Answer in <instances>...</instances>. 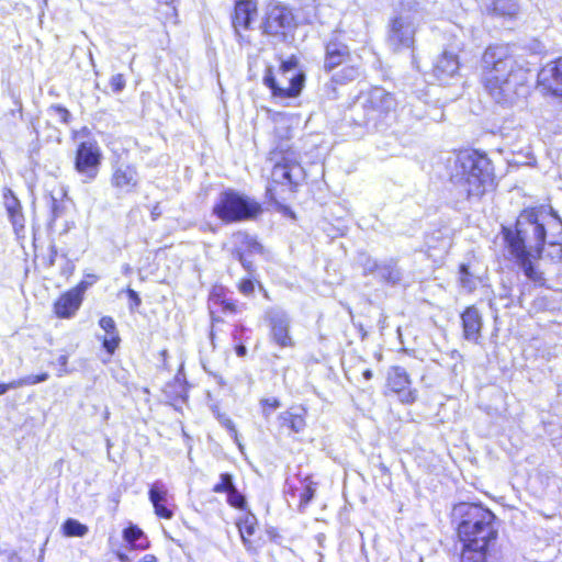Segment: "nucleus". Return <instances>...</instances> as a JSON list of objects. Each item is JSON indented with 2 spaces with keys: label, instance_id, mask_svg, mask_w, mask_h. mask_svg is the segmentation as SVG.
<instances>
[{
  "label": "nucleus",
  "instance_id": "1",
  "mask_svg": "<svg viewBox=\"0 0 562 562\" xmlns=\"http://www.w3.org/2000/svg\"><path fill=\"white\" fill-rule=\"evenodd\" d=\"M501 234L510 258L524 276L538 288H548L538 261L546 251L552 262L562 261V221L551 206L522 209L514 225L502 226Z\"/></svg>",
  "mask_w": 562,
  "mask_h": 562
},
{
  "label": "nucleus",
  "instance_id": "2",
  "mask_svg": "<svg viewBox=\"0 0 562 562\" xmlns=\"http://www.w3.org/2000/svg\"><path fill=\"white\" fill-rule=\"evenodd\" d=\"M454 536L460 543L459 562H499L502 548L496 515L481 503L458 506Z\"/></svg>",
  "mask_w": 562,
  "mask_h": 562
},
{
  "label": "nucleus",
  "instance_id": "3",
  "mask_svg": "<svg viewBox=\"0 0 562 562\" xmlns=\"http://www.w3.org/2000/svg\"><path fill=\"white\" fill-rule=\"evenodd\" d=\"M529 70L501 44L488 45L481 56L480 83L501 105L513 104L528 86Z\"/></svg>",
  "mask_w": 562,
  "mask_h": 562
},
{
  "label": "nucleus",
  "instance_id": "4",
  "mask_svg": "<svg viewBox=\"0 0 562 562\" xmlns=\"http://www.w3.org/2000/svg\"><path fill=\"white\" fill-rule=\"evenodd\" d=\"M272 120L276 124L272 131L274 145L268 153V159L273 162V166L265 196L277 210L288 215L292 212L281 201L286 200L288 193H294L297 190V183L291 176L292 169L297 165L295 150L288 144L293 138V128L291 119L284 113H276Z\"/></svg>",
  "mask_w": 562,
  "mask_h": 562
},
{
  "label": "nucleus",
  "instance_id": "5",
  "mask_svg": "<svg viewBox=\"0 0 562 562\" xmlns=\"http://www.w3.org/2000/svg\"><path fill=\"white\" fill-rule=\"evenodd\" d=\"M453 154L454 170L449 180L461 189L465 199H481L496 188L494 165L485 151L458 148Z\"/></svg>",
  "mask_w": 562,
  "mask_h": 562
},
{
  "label": "nucleus",
  "instance_id": "6",
  "mask_svg": "<svg viewBox=\"0 0 562 562\" xmlns=\"http://www.w3.org/2000/svg\"><path fill=\"white\" fill-rule=\"evenodd\" d=\"M263 86L273 100L284 101L299 98L306 85V74L296 55L280 58L278 65H269L263 70Z\"/></svg>",
  "mask_w": 562,
  "mask_h": 562
},
{
  "label": "nucleus",
  "instance_id": "7",
  "mask_svg": "<svg viewBox=\"0 0 562 562\" xmlns=\"http://www.w3.org/2000/svg\"><path fill=\"white\" fill-rule=\"evenodd\" d=\"M323 69L336 85H346L361 74V56L352 52L341 31H336L324 44Z\"/></svg>",
  "mask_w": 562,
  "mask_h": 562
},
{
  "label": "nucleus",
  "instance_id": "8",
  "mask_svg": "<svg viewBox=\"0 0 562 562\" xmlns=\"http://www.w3.org/2000/svg\"><path fill=\"white\" fill-rule=\"evenodd\" d=\"M262 213L259 201L232 188L223 190L212 205L213 216L223 224L254 221Z\"/></svg>",
  "mask_w": 562,
  "mask_h": 562
},
{
  "label": "nucleus",
  "instance_id": "9",
  "mask_svg": "<svg viewBox=\"0 0 562 562\" xmlns=\"http://www.w3.org/2000/svg\"><path fill=\"white\" fill-rule=\"evenodd\" d=\"M206 308L210 318V333L209 337L213 348L217 347V333L221 326L225 323L227 317H235L239 315L245 305L229 294V290L222 283H214L211 285L207 297Z\"/></svg>",
  "mask_w": 562,
  "mask_h": 562
},
{
  "label": "nucleus",
  "instance_id": "10",
  "mask_svg": "<svg viewBox=\"0 0 562 562\" xmlns=\"http://www.w3.org/2000/svg\"><path fill=\"white\" fill-rule=\"evenodd\" d=\"M296 24L292 7L280 0H270L263 7L259 30L265 37L284 38Z\"/></svg>",
  "mask_w": 562,
  "mask_h": 562
},
{
  "label": "nucleus",
  "instance_id": "11",
  "mask_svg": "<svg viewBox=\"0 0 562 562\" xmlns=\"http://www.w3.org/2000/svg\"><path fill=\"white\" fill-rule=\"evenodd\" d=\"M235 525L244 547L251 554H258L265 547V536L269 541L280 543L281 535L279 530L276 527H269L262 531L258 518L250 512L238 517Z\"/></svg>",
  "mask_w": 562,
  "mask_h": 562
},
{
  "label": "nucleus",
  "instance_id": "12",
  "mask_svg": "<svg viewBox=\"0 0 562 562\" xmlns=\"http://www.w3.org/2000/svg\"><path fill=\"white\" fill-rule=\"evenodd\" d=\"M397 101L393 93L380 87L372 88L362 103L364 126L382 124L391 113L395 112Z\"/></svg>",
  "mask_w": 562,
  "mask_h": 562
},
{
  "label": "nucleus",
  "instance_id": "13",
  "mask_svg": "<svg viewBox=\"0 0 562 562\" xmlns=\"http://www.w3.org/2000/svg\"><path fill=\"white\" fill-rule=\"evenodd\" d=\"M103 160L102 149L95 139L80 142L74 151V169L83 182L94 181Z\"/></svg>",
  "mask_w": 562,
  "mask_h": 562
},
{
  "label": "nucleus",
  "instance_id": "14",
  "mask_svg": "<svg viewBox=\"0 0 562 562\" xmlns=\"http://www.w3.org/2000/svg\"><path fill=\"white\" fill-rule=\"evenodd\" d=\"M259 13V0H234L229 14V22L234 35L239 44H251L248 32Z\"/></svg>",
  "mask_w": 562,
  "mask_h": 562
},
{
  "label": "nucleus",
  "instance_id": "15",
  "mask_svg": "<svg viewBox=\"0 0 562 562\" xmlns=\"http://www.w3.org/2000/svg\"><path fill=\"white\" fill-rule=\"evenodd\" d=\"M97 280V276H91V281L80 280L74 286L59 293L52 304L53 315L58 319L74 318L85 301L87 290Z\"/></svg>",
  "mask_w": 562,
  "mask_h": 562
},
{
  "label": "nucleus",
  "instance_id": "16",
  "mask_svg": "<svg viewBox=\"0 0 562 562\" xmlns=\"http://www.w3.org/2000/svg\"><path fill=\"white\" fill-rule=\"evenodd\" d=\"M234 240V247L232 255L237 259L243 269L248 273L252 274L256 272V267L251 257L263 256L266 254L265 246L254 235H250L246 231H237L232 235Z\"/></svg>",
  "mask_w": 562,
  "mask_h": 562
},
{
  "label": "nucleus",
  "instance_id": "17",
  "mask_svg": "<svg viewBox=\"0 0 562 562\" xmlns=\"http://www.w3.org/2000/svg\"><path fill=\"white\" fill-rule=\"evenodd\" d=\"M384 395H394L400 403L412 405L418 398V391L413 387L409 373L400 366H393L386 374Z\"/></svg>",
  "mask_w": 562,
  "mask_h": 562
},
{
  "label": "nucleus",
  "instance_id": "18",
  "mask_svg": "<svg viewBox=\"0 0 562 562\" xmlns=\"http://www.w3.org/2000/svg\"><path fill=\"white\" fill-rule=\"evenodd\" d=\"M536 88L543 97L562 99V55L539 68Z\"/></svg>",
  "mask_w": 562,
  "mask_h": 562
},
{
  "label": "nucleus",
  "instance_id": "19",
  "mask_svg": "<svg viewBox=\"0 0 562 562\" xmlns=\"http://www.w3.org/2000/svg\"><path fill=\"white\" fill-rule=\"evenodd\" d=\"M317 486L313 474L296 472L285 480L284 493L297 499V510L303 513L315 497Z\"/></svg>",
  "mask_w": 562,
  "mask_h": 562
},
{
  "label": "nucleus",
  "instance_id": "20",
  "mask_svg": "<svg viewBox=\"0 0 562 562\" xmlns=\"http://www.w3.org/2000/svg\"><path fill=\"white\" fill-rule=\"evenodd\" d=\"M417 26L413 21L403 15H394L390 19L387 30V43L394 52L415 48V35Z\"/></svg>",
  "mask_w": 562,
  "mask_h": 562
},
{
  "label": "nucleus",
  "instance_id": "21",
  "mask_svg": "<svg viewBox=\"0 0 562 562\" xmlns=\"http://www.w3.org/2000/svg\"><path fill=\"white\" fill-rule=\"evenodd\" d=\"M1 196L3 207L8 215V220L12 225L15 238L18 240H24L26 237V216L22 202L9 187H4L2 189Z\"/></svg>",
  "mask_w": 562,
  "mask_h": 562
},
{
  "label": "nucleus",
  "instance_id": "22",
  "mask_svg": "<svg viewBox=\"0 0 562 562\" xmlns=\"http://www.w3.org/2000/svg\"><path fill=\"white\" fill-rule=\"evenodd\" d=\"M308 409L303 404H293L278 415V428L294 437L307 428Z\"/></svg>",
  "mask_w": 562,
  "mask_h": 562
},
{
  "label": "nucleus",
  "instance_id": "23",
  "mask_svg": "<svg viewBox=\"0 0 562 562\" xmlns=\"http://www.w3.org/2000/svg\"><path fill=\"white\" fill-rule=\"evenodd\" d=\"M139 173L135 165H117L110 176V184L119 194H131L138 190Z\"/></svg>",
  "mask_w": 562,
  "mask_h": 562
},
{
  "label": "nucleus",
  "instance_id": "24",
  "mask_svg": "<svg viewBox=\"0 0 562 562\" xmlns=\"http://www.w3.org/2000/svg\"><path fill=\"white\" fill-rule=\"evenodd\" d=\"M148 499L154 508V514L164 520H170L175 516L176 505L168 487L160 481L149 485Z\"/></svg>",
  "mask_w": 562,
  "mask_h": 562
},
{
  "label": "nucleus",
  "instance_id": "25",
  "mask_svg": "<svg viewBox=\"0 0 562 562\" xmlns=\"http://www.w3.org/2000/svg\"><path fill=\"white\" fill-rule=\"evenodd\" d=\"M462 338L477 344L482 337L484 319L475 304L465 306L460 313Z\"/></svg>",
  "mask_w": 562,
  "mask_h": 562
},
{
  "label": "nucleus",
  "instance_id": "26",
  "mask_svg": "<svg viewBox=\"0 0 562 562\" xmlns=\"http://www.w3.org/2000/svg\"><path fill=\"white\" fill-rule=\"evenodd\" d=\"M269 337L280 349L294 348L296 342L291 334L290 319L284 315H272L268 318Z\"/></svg>",
  "mask_w": 562,
  "mask_h": 562
},
{
  "label": "nucleus",
  "instance_id": "27",
  "mask_svg": "<svg viewBox=\"0 0 562 562\" xmlns=\"http://www.w3.org/2000/svg\"><path fill=\"white\" fill-rule=\"evenodd\" d=\"M212 492L226 494L227 504L235 509L244 510L247 507L246 497L236 488L231 473H222L220 481L213 485Z\"/></svg>",
  "mask_w": 562,
  "mask_h": 562
},
{
  "label": "nucleus",
  "instance_id": "28",
  "mask_svg": "<svg viewBox=\"0 0 562 562\" xmlns=\"http://www.w3.org/2000/svg\"><path fill=\"white\" fill-rule=\"evenodd\" d=\"M98 324L104 331L101 338V346L108 355L113 356L122 341L116 323L112 316L104 315L99 318Z\"/></svg>",
  "mask_w": 562,
  "mask_h": 562
},
{
  "label": "nucleus",
  "instance_id": "29",
  "mask_svg": "<svg viewBox=\"0 0 562 562\" xmlns=\"http://www.w3.org/2000/svg\"><path fill=\"white\" fill-rule=\"evenodd\" d=\"M122 538L130 550L145 551L150 548V540L136 524L128 522L122 530Z\"/></svg>",
  "mask_w": 562,
  "mask_h": 562
},
{
  "label": "nucleus",
  "instance_id": "30",
  "mask_svg": "<svg viewBox=\"0 0 562 562\" xmlns=\"http://www.w3.org/2000/svg\"><path fill=\"white\" fill-rule=\"evenodd\" d=\"M164 393L172 406L183 404L189 397V384L183 376L177 374L165 385Z\"/></svg>",
  "mask_w": 562,
  "mask_h": 562
},
{
  "label": "nucleus",
  "instance_id": "31",
  "mask_svg": "<svg viewBox=\"0 0 562 562\" xmlns=\"http://www.w3.org/2000/svg\"><path fill=\"white\" fill-rule=\"evenodd\" d=\"M460 61L457 54L445 52L442 53L434 68L435 75L439 79L452 77L458 74Z\"/></svg>",
  "mask_w": 562,
  "mask_h": 562
},
{
  "label": "nucleus",
  "instance_id": "32",
  "mask_svg": "<svg viewBox=\"0 0 562 562\" xmlns=\"http://www.w3.org/2000/svg\"><path fill=\"white\" fill-rule=\"evenodd\" d=\"M88 527L74 518H67L61 525V532L66 537H83Z\"/></svg>",
  "mask_w": 562,
  "mask_h": 562
},
{
  "label": "nucleus",
  "instance_id": "33",
  "mask_svg": "<svg viewBox=\"0 0 562 562\" xmlns=\"http://www.w3.org/2000/svg\"><path fill=\"white\" fill-rule=\"evenodd\" d=\"M261 288V283L256 280L255 272L252 274H249V277H244L239 279V281L236 284V288L240 294L244 296H250L255 293L256 286Z\"/></svg>",
  "mask_w": 562,
  "mask_h": 562
},
{
  "label": "nucleus",
  "instance_id": "34",
  "mask_svg": "<svg viewBox=\"0 0 562 562\" xmlns=\"http://www.w3.org/2000/svg\"><path fill=\"white\" fill-rule=\"evenodd\" d=\"M459 282L469 292H473L476 289L475 278L467 263L459 265Z\"/></svg>",
  "mask_w": 562,
  "mask_h": 562
},
{
  "label": "nucleus",
  "instance_id": "35",
  "mask_svg": "<svg viewBox=\"0 0 562 562\" xmlns=\"http://www.w3.org/2000/svg\"><path fill=\"white\" fill-rule=\"evenodd\" d=\"M282 405L280 398L276 396L261 398L259 406L265 417H269L274 411L280 408Z\"/></svg>",
  "mask_w": 562,
  "mask_h": 562
},
{
  "label": "nucleus",
  "instance_id": "36",
  "mask_svg": "<svg viewBox=\"0 0 562 562\" xmlns=\"http://www.w3.org/2000/svg\"><path fill=\"white\" fill-rule=\"evenodd\" d=\"M492 10L497 14L512 15L516 12V4L509 0H493Z\"/></svg>",
  "mask_w": 562,
  "mask_h": 562
},
{
  "label": "nucleus",
  "instance_id": "37",
  "mask_svg": "<svg viewBox=\"0 0 562 562\" xmlns=\"http://www.w3.org/2000/svg\"><path fill=\"white\" fill-rule=\"evenodd\" d=\"M245 330H246L245 326L235 325V327L232 331L233 339L237 341V344L234 347V350H235L236 356L239 358H244L247 356V349H246L245 345L240 341V337H239L240 334L244 333Z\"/></svg>",
  "mask_w": 562,
  "mask_h": 562
},
{
  "label": "nucleus",
  "instance_id": "38",
  "mask_svg": "<svg viewBox=\"0 0 562 562\" xmlns=\"http://www.w3.org/2000/svg\"><path fill=\"white\" fill-rule=\"evenodd\" d=\"M48 376L49 375L47 372H43V373H38V374H32V375H26V376L20 378L19 379L20 386L33 385V384L44 382L48 379Z\"/></svg>",
  "mask_w": 562,
  "mask_h": 562
},
{
  "label": "nucleus",
  "instance_id": "39",
  "mask_svg": "<svg viewBox=\"0 0 562 562\" xmlns=\"http://www.w3.org/2000/svg\"><path fill=\"white\" fill-rule=\"evenodd\" d=\"M50 111L57 115L58 120L61 123L68 124L70 122L71 114L68 111V109H66L64 105H60V104L52 105Z\"/></svg>",
  "mask_w": 562,
  "mask_h": 562
},
{
  "label": "nucleus",
  "instance_id": "40",
  "mask_svg": "<svg viewBox=\"0 0 562 562\" xmlns=\"http://www.w3.org/2000/svg\"><path fill=\"white\" fill-rule=\"evenodd\" d=\"M125 293H126V296L128 299V307H130V310L131 311L138 310V307L142 304V300H140L139 294L134 289H131V288H127L125 290Z\"/></svg>",
  "mask_w": 562,
  "mask_h": 562
},
{
  "label": "nucleus",
  "instance_id": "41",
  "mask_svg": "<svg viewBox=\"0 0 562 562\" xmlns=\"http://www.w3.org/2000/svg\"><path fill=\"white\" fill-rule=\"evenodd\" d=\"M125 78L122 74H116L110 79V87L113 92H121L125 88Z\"/></svg>",
  "mask_w": 562,
  "mask_h": 562
},
{
  "label": "nucleus",
  "instance_id": "42",
  "mask_svg": "<svg viewBox=\"0 0 562 562\" xmlns=\"http://www.w3.org/2000/svg\"><path fill=\"white\" fill-rule=\"evenodd\" d=\"M119 560L121 562H130V559L125 554V553H120L119 554ZM138 562H159L158 558L153 554V553H148V554H145L143 555Z\"/></svg>",
  "mask_w": 562,
  "mask_h": 562
},
{
  "label": "nucleus",
  "instance_id": "43",
  "mask_svg": "<svg viewBox=\"0 0 562 562\" xmlns=\"http://www.w3.org/2000/svg\"><path fill=\"white\" fill-rule=\"evenodd\" d=\"M16 387H20L19 379L18 380H13V381L8 382V383H0V395H3L9 390L16 389Z\"/></svg>",
  "mask_w": 562,
  "mask_h": 562
},
{
  "label": "nucleus",
  "instance_id": "44",
  "mask_svg": "<svg viewBox=\"0 0 562 562\" xmlns=\"http://www.w3.org/2000/svg\"><path fill=\"white\" fill-rule=\"evenodd\" d=\"M9 560L10 562H21V558L15 551L10 552Z\"/></svg>",
  "mask_w": 562,
  "mask_h": 562
},
{
  "label": "nucleus",
  "instance_id": "45",
  "mask_svg": "<svg viewBox=\"0 0 562 562\" xmlns=\"http://www.w3.org/2000/svg\"><path fill=\"white\" fill-rule=\"evenodd\" d=\"M362 376L366 379V380H371L373 378V372L371 369H366L363 372H362Z\"/></svg>",
  "mask_w": 562,
  "mask_h": 562
},
{
  "label": "nucleus",
  "instance_id": "46",
  "mask_svg": "<svg viewBox=\"0 0 562 562\" xmlns=\"http://www.w3.org/2000/svg\"><path fill=\"white\" fill-rule=\"evenodd\" d=\"M58 362L60 366H67L68 363V356L67 355H61L59 358H58Z\"/></svg>",
  "mask_w": 562,
  "mask_h": 562
},
{
  "label": "nucleus",
  "instance_id": "47",
  "mask_svg": "<svg viewBox=\"0 0 562 562\" xmlns=\"http://www.w3.org/2000/svg\"><path fill=\"white\" fill-rule=\"evenodd\" d=\"M91 276H92V274H87V276H86V279H83V280H85V281H91Z\"/></svg>",
  "mask_w": 562,
  "mask_h": 562
}]
</instances>
